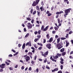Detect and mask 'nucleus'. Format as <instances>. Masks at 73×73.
Returning a JSON list of instances; mask_svg holds the SVG:
<instances>
[{"label": "nucleus", "mask_w": 73, "mask_h": 73, "mask_svg": "<svg viewBox=\"0 0 73 73\" xmlns=\"http://www.w3.org/2000/svg\"><path fill=\"white\" fill-rule=\"evenodd\" d=\"M25 59H26V62H28L29 60H30V57L28 56H27L26 57H25Z\"/></svg>", "instance_id": "nucleus-5"}, {"label": "nucleus", "mask_w": 73, "mask_h": 73, "mask_svg": "<svg viewBox=\"0 0 73 73\" xmlns=\"http://www.w3.org/2000/svg\"><path fill=\"white\" fill-rule=\"evenodd\" d=\"M33 9H31L30 11V12H31V14H32V13H33Z\"/></svg>", "instance_id": "nucleus-22"}, {"label": "nucleus", "mask_w": 73, "mask_h": 73, "mask_svg": "<svg viewBox=\"0 0 73 73\" xmlns=\"http://www.w3.org/2000/svg\"><path fill=\"white\" fill-rule=\"evenodd\" d=\"M31 23H34V19H32L31 21Z\"/></svg>", "instance_id": "nucleus-48"}, {"label": "nucleus", "mask_w": 73, "mask_h": 73, "mask_svg": "<svg viewBox=\"0 0 73 73\" xmlns=\"http://www.w3.org/2000/svg\"><path fill=\"white\" fill-rule=\"evenodd\" d=\"M36 9L38 11H40V8H39V7H38V6H36Z\"/></svg>", "instance_id": "nucleus-17"}, {"label": "nucleus", "mask_w": 73, "mask_h": 73, "mask_svg": "<svg viewBox=\"0 0 73 73\" xmlns=\"http://www.w3.org/2000/svg\"><path fill=\"white\" fill-rule=\"evenodd\" d=\"M66 35V36L65 37L66 38H68V36H69V34H67Z\"/></svg>", "instance_id": "nucleus-34"}, {"label": "nucleus", "mask_w": 73, "mask_h": 73, "mask_svg": "<svg viewBox=\"0 0 73 73\" xmlns=\"http://www.w3.org/2000/svg\"><path fill=\"white\" fill-rule=\"evenodd\" d=\"M58 73H62V71H61V70H60L58 72Z\"/></svg>", "instance_id": "nucleus-62"}, {"label": "nucleus", "mask_w": 73, "mask_h": 73, "mask_svg": "<svg viewBox=\"0 0 73 73\" xmlns=\"http://www.w3.org/2000/svg\"><path fill=\"white\" fill-rule=\"evenodd\" d=\"M53 40V38L51 37L49 39V40H48L47 41V42H51Z\"/></svg>", "instance_id": "nucleus-7"}, {"label": "nucleus", "mask_w": 73, "mask_h": 73, "mask_svg": "<svg viewBox=\"0 0 73 73\" xmlns=\"http://www.w3.org/2000/svg\"><path fill=\"white\" fill-rule=\"evenodd\" d=\"M5 65V64H3L1 65H0V68H1L2 69H3L4 68H5V67L4 66Z\"/></svg>", "instance_id": "nucleus-6"}, {"label": "nucleus", "mask_w": 73, "mask_h": 73, "mask_svg": "<svg viewBox=\"0 0 73 73\" xmlns=\"http://www.w3.org/2000/svg\"><path fill=\"white\" fill-rule=\"evenodd\" d=\"M38 60L39 61H42V59H41V58H38Z\"/></svg>", "instance_id": "nucleus-47"}, {"label": "nucleus", "mask_w": 73, "mask_h": 73, "mask_svg": "<svg viewBox=\"0 0 73 73\" xmlns=\"http://www.w3.org/2000/svg\"><path fill=\"white\" fill-rule=\"evenodd\" d=\"M37 37L38 39H40V38H41V35H38L36 36Z\"/></svg>", "instance_id": "nucleus-12"}, {"label": "nucleus", "mask_w": 73, "mask_h": 73, "mask_svg": "<svg viewBox=\"0 0 73 73\" xmlns=\"http://www.w3.org/2000/svg\"><path fill=\"white\" fill-rule=\"evenodd\" d=\"M42 49V47H41V46L40 47L38 48V50H41Z\"/></svg>", "instance_id": "nucleus-45"}, {"label": "nucleus", "mask_w": 73, "mask_h": 73, "mask_svg": "<svg viewBox=\"0 0 73 73\" xmlns=\"http://www.w3.org/2000/svg\"><path fill=\"white\" fill-rule=\"evenodd\" d=\"M60 41V38H59L57 39V43L58 44H56L57 48L58 49H60L63 47V46H62V42L61 41L59 43Z\"/></svg>", "instance_id": "nucleus-1"}, {"label": "nucleus", "mask_w": 73, "mask_h": 73, "mask_svg": "<svg viewBox=\"0 0 73 73\" xmlns=\"http://www.w3.org/2000/svg\"><path fill=\"white\" fill-rule=\"evenodd\" d=\"M58 23H60V19L59 18H58Z\"/></svg>", "instance_id": "nucleus-39"}, {"label": "nucleus", "mask_w": 73, "mask_h": 73, "mask_svg": "<svg viewBox=\"0 0 73 73\" xmlns=\"http://www.w3.org/2000/svg\"><path fill=\"white\" fill-rule=\"evenodd\" d=\"M27 20L29 21H31V19H30L29 18H27Z\"/></svg>", "instance_id": "nucleus-42"}, {"label": "nucleus", "mask_w": 73, "mask_h": 73, "mask_svg": "<svg viewBox=\"0 0 73 73\" xmlns=\"http://www.w3.org/2000/svg\"><path fill=\"white\" fill-rule=\"evenodd\" d=\"M36 72L37 73H38L39 72L38 68H37L36 70Z\"/></svg>", "instance_id": "nucleus-59"}, {"label": "nucleus", "mask_w": 73, "mask_h": 73, "mask_svg": "<svg viewBox=\"0 0 73 73\" xmlns=\"http://www.w3.org/2000/svg\"><path fill=\"white\" fill-rule=\"evenodd\" d=\"M65 54H66V52H63L62 54V55L63 56H65Z\"/></svg>", "instance_id": "nucleus-16"}, {"label": "nucleus", "mask_w": 73, "mask_h": 73, "mask_svg": "<svg viewBox=\"0 0 73 73\" xmlns=\"http://www.w3.org/2000/svg\"><path fill=\"white\" fill-rule=\"evenodd\" d=\"M36 13V11H34V12L33 13V15H35Z\"/></svg>", "instance_id": "nucleus-33"}, {"label": "nucleus", "mask_w": 73, "mask_h": 73, "mask_svg": "<svg viewBox=\"0 0 73 73\" xmlns=\"http://www.w3.org/2000/svg\"><path fill=\"white\" fill-rule=\"evenodd\" d=\"M72 33H73V31H71L69 32L68 34L69 35H70V34H72Z\"/></svg>", "instance_id": "nucleus-36"}, {"label": "nucleus", "mask_w": 73, "mask_h": 73, "mask_svg": "<svg viewBox=\"0 0 73 73\" xmlns=\"http://www.w3.org/2000/svg\"><path fill=\"white\" fill-rule=\"evenodd\" d=\"M29 44L28 46H32V44H31V42L30 41L29 42Z\"/></svg>", "instance_id": "nucleus-19"}, {"label": "nucleus", "mask_w": 73, "mask_h": 73, "mask_svg": "<svg viewBox=\"0 0 73 73\" xmlns=\"http://www.w3.org/2000/svg\"><path fill=\"white\" fill-rule=\"evenodd\" d=\"M42 53V56H44V57H46V56L45 54H44V52H41Z\"/></svg>", "instance_id": "nucleus-13"}, {"label": "nucleus", "mask_w": 73, "mask_h": 73, "mask_svg": "<svg viewBox=\"0 0 73 73\" xmlns=\"http://www.w3.org/2000/svg\"><path fill=\"white\" fill-rule=\"evenodd\" d=\"M38 35H40L41 34V30H39L38 31Z\"/></svg>", "instance_id": "nucleus-25"}, {"label": "nucleus", "mask_w": 73, "mask_h": 73, "mask_svg": "<svg viewBox=\"0 0 73 73\" xmlns=\"http://www.w3.org/2000/svg\"><path fill=\"white\" fill-rule=\"evenodd\" d=\"M39 1L40 0H36V1H34L32 5V6L33 7L36 6V5H37L38 4V3H39Z\"/></svg>", "instance_id": "nucleus-3"}, {"label": "nucleus", "mask_w": 73, "mask_h": 73, "mask_svg": "<svg viewBox=\"0 0 73 73\" xmlns=\"http://www.w3.org/2000/svg\"><path fill=\"white\" fill-rule=\"evenodd\" d=\"M54 9V7L52 6V7L51 8V11H53V10Z\"/></svg>", "instance_id": "nucleus-58"}, {"label": "nucleus", "mask_w": 73, "mask_h": 73, "mask_svg": "<svg viewBox=\"0 0 73 73\" xmlns=\"http://www.w3.org/2000/svg\"><path fill=\"white\" fill-rule=\"evenodd\" d=\"M46 61H47V59H46V58H45V59L44 61V63H46Z\"/></svg>", "instance_id": "nucleus-29"}, {"label": "nucleus", "mask_w": 73, "mask_h": 73, "mask_svg": "<svg viewBox=\"0 0 73 73\" xmlns=\"http://www.w3.org/2000/svg\"><path fill=\"white\" fill-rule=\"evenodd\" d=\"M29 70H30V71H31V70H32V68L31 67H30L29 68Z\"/></svg>", "instance_id": "nucleus-44"}, {"label": "nucleus", "mask_w": 73, "mask_h": 73, "mask_svg": "<svg viewBox=\"0 0 73 73\" xmlns=\"http://www.w3.org/2000/svg\"><path fill=\"white\" fill-rule=\"evenodd\" d=\"M34 46L35 48H37V46L36 44H34Z\"/></svg>", "instance_id": "nucleus-43"}, {"label": "nucleus", "mask_w": 73, "mask_h": 73, "mask_svg": "<svg viewBox=\"0 0 73 73\" xmlns=\"http://www.w3.org/2000/svg\"><path fill=\"white\" fill-rule=\"evenodd\" d=\"M66 39V38H64V37H61V39L62 40H65Z\"/></svg>", "instance_id": "nucleus-27"}, {"label": "nucleus", "mask_w": 73, "mask_h": 73, "mask_svg": "<svg viewBox=\"0 0 73 73\" xmlns=\"http://www.w3.org/2000/svg\"><path fill=\"white\" fill-rule=\"evenodd\" d=\"M52 15V14L50 13H49L47 15L48 16H51Z\"/></svg>", "instance_id": "nucleus-46"}, {"label": "nucleus", "mask_w": 73, "mask_h": 73, "mask_svg": "<svg viewBox=\"0 0 73 73\" xmlns=\"http://www.w3.org/2000/svg\"><path fill=\"white\" fill-rule=\"evenodd\" d=\"M44 25H42L41 27V30L42 31V30L44 29Z\"/></svg>", "instance_id": "nucleus-28"}, {"label": "nucleus", "mask_w": 73, "mask_h": 73, "mask_svg": "<svg viewBox=\"0 0 73 73\" xmlns=\"http://www.w3.org/2000/svg\"><path fill=\"white\" fill-rule=\"evenodd\" d=\"M46 37H47V38L49 39L50 37V36H49V35L48 34L46 35Z\"/></svg>", "instance_id": "nucleus-15"}, {"label": "nucleus", "mask_w": 73, "mask_h": 73, "mask_svg": "<svg viewBox=\"0 0 73 73\" xmlns=\"http://www.w3.org/2000/svg\"><path fill=\"white\" fill-rule=\"evenodd\" d=\"M46 69H48L50 70V67H49L48 66H46Z\"/></svg>", "instance_id": "nucleus-49"}, {"label": "nucleus", "mask_w": 73, "mask_h": 73, "mask_svg": "<svg viewBox=\"0 0 73 73\" xmlns=\"http://www.w3.org/2000/svg\"><path fill=\"white\" fill-rule=\"evenodd\" d=\"M50 59L51 60H52L53 61H54V59H53V58H52V56H51L50 57Z\"/></svg>", "instance_id": "nucleus-32"}, {"label": "nucleus", "mask_w": 73, "mask_h": 73, "mask_svg": "<svg viewBox=\"0 0 73 73\" xmlns=\"http://www.w3.org/2000/svg\"><path fill=\"white\" fill-rule=\"evenodd\" d=\"M38 40H39V39L38 38H35V40H34V41L35 42H36L37 41H38Z\"/></svg>", "instance_id": "nucleus-26"}, {"label": "nucleus", "mask_w": 73, "mask_h": 73, "mask_svg": "<svg viewBox=\"0 0 73 73\" xmlns=\"http://www.w3.org/2000/svg\"><path fill=\"white\" fill-rule=\"evenodd\" d=\"M25 43H24L22 46V48L23 49H25Z\"/></svg>", "instance_id": "nucleus-11"}, {"label": "nucleus", "mask_w": 73, "mask_h": 73, "mask_svg": "<svg viewBox=\"0 0 73 73\" xmlns=\"http://www.w3.org/2000/svg\"><path fill=\"white\" fill-rule=\"evenodd\" d=\"M48 53H49V52L48 51H47L46 52H44V54L45 56H48Z\"/></svg>", "instance_id": "nucleus-14"}, {"label": "nucleus", "mask_w": 73, "mask_h": 73, "mask_svg": "<svg viewBox=\"0 0 73 73\" xmlns=\"http://www.w3.org/2000/svg\"><path fill=\"white\" fill-rule=\"evenodd\" d=\"M63 13V11H61L59 12V13L60 15V14H61V13Z\"/></svg>", "instance_id": "nucleus-64"}, {"label": "nucleus", "mask_w": 73, "mask_h": 73, "mask_svg": "<svg viewBox=\"0 0 73 73\" xmlns=\"http://www.w3.org/2000/svg\"><path fill=\"white\" fill-rule=\"evenodd\" d=\"M55 71H57L58 70V68H56L54 69Z\"/></svg>", "instance_id": "nucleus-55"}, {"label": "nucleus", "mask_w": 73, "mask_h": 73, "mask_svg": "<svg viewBox=\"0 0 73 73\" xmlns=\"http://www.w3.org/2000/svg\"><path fill=\"white\" fill-rule=\"evenodd\" d=\"M27 31V30L26 29V28H25L24 29V32H26Z\"/></svg>", "instance_id": "nucleus-50"}, {"label": "nucleus", "mask_w": 73, "mask_h": 73, "mask_svg": "<svg viewBox=\"0 0 73 73\" xmlns=\"http://www.w3.org/2000/svg\"><path fill=\"white\" fill-rule=\"evenodd\" d=\"M49 13H50V12L48 11H47L46 12V14H49Z\"/></svg>", "instance_id": "nucleus-56"}, {"label": "nucleus", "mask_w": 73, "mask_h": 73, "mask_svg": "<svg viewBox=\"0 0 73 73\" xmlns=\"http://www.w3.org/2000/svg\"><path fill=\"white\" fill-rule=\"evenodd\" d=\"M5 63H6V64H7V65H9V64H10L8 62H6Z\"/></svg>", "instance_id": "nucleus-35"}, {"label": "nucleus", "mask_w": 73, "mask_h": 73, "mask_svg": "<svg viewBox=\"0 0 73 73\" xmlns=\"http://www.w3.org/2000/svg\"><path fill=\"white\" fill-rule=\"evenodd\" d=\"M58 38V35H55V38H56V39H57V38Z\"/></svg>", "instance_id": "nucleus-40"}, {"label": "nucleus", "mask_w": 73, "mask_h": 73, "mask_svg": "<svg viewBox=\"0 0 73 73\" xmlns=\"http://www.w3.org/2000/svg\"><path fill=\"white\" fill-rule=\"evenodd\" d=\"M56 15H60V12H57L56 13Z\"/></svg>", "instance_id": "nucleus-51"}, {"label": "nucleus", "mask_w": 73, "mask_h": 73, "mask_svg": "<svg viewBox=\"0 0 73 73\" xmlns=\"http://www.w3.org/2000/svg\"><path fill=\"white\" fill-rule=\"evenodd\" d=\"M12 51L14 53H16V51H15V50H13V49H12Z\"/></svg>", "instance_id": "nucleus-54"}, {"label": "nucleus", "mask_w": 73, "mask_h": 73, "mask_svg": "<svg viewBox=\"0 0 73 73\" xmlns=\"http://www.w3.org/2000/svg\"><path fill=\"white\" fill-rule=\"evenodd\" d=\"M3 71V69H0V72H2Z\"/></svg>", "instance_id": "nucleus-63"}, {"label": "nucleus", "mask_w": 73, "mask_h": 73, "mask_svg": "<svg viewBox=\"0 0 73 73\" xmlns=\"http://www.w3.org/2000/svg\"><path fill=\"white\" fill-rule=\"evenodd\" d=\"M53 57L54 59H57V58H58V56L57 55H56L55 56H53Z\"/></svg>", "instance_id": "nucleus-8"}, {"label": "nucleus", "mask_w": 73, "mask_h": 73, "mask_svg": "<svg viewBox=\"0 0 73 73\" xmlns=\"http://www.w3.org/2000/svg\"><path fill=\"white\" fill-rule=\"evenodd\" d=\"M60 60H61V61H64V59L62 57L60 58Z\"/></svg>", "instance_id": "nucleus-41"}, {"label": "nucleus", "mask_w": 73, "mask_h": 73, "mask_svg": "<svg viewBox=\"0 0 73 73\" xmlns=\"http://www.w3.org/2000/svg\"><path fill=\"white\" fill-rule=\"evenodd\" d=\"M69 58H70V59H73V57H72L71 56H69Z\"/></svg>", "instance_id": "nucleus-61"}, {"label": "nucleus", "mask_w": 73, "mask_h": 73, "mask_svg": "<svg viewBox=\"0 0 73 73\" xmlns=\"http://www.w3.org/2000/svg\"><path fill=\"white\" fill-rule=\"evenodd\" d=\"M69 42H66V47H67V46H69Z\"/></svg>", "instance_id": "nucleus-24"}, {"label": "nucleus", "mask_w": 73, "mask_h": 73, "mask_svg": "<svg viewBox=\"0 0 73 73\" xmlns=\"http://www.w3.org/2000/svg\"><path fill=\"white\" fill-rule=\"evenodd\" d=\"M71 10H72V9L70 8L66 9L65 11L64 12L65 14L64 15V17H66V16L68 15V13H70V11H71Z\"/></svg>", "instance_id": "nucleus-2"}, {"label": "nucleus", "mask_w": 73, "mask_h": 73, "mask_svg": "<svg viewBox=\"0 0 73 73\" xmlns=\"http://www.w3.org/2000/svg\"><path fill=\"white\" fill-rule=\"evenodd\" d=\"M43 7H40V9L41 10V11H44V10H42V8Z\"/></svg>", "instance_id": "nucleus-38"}, {"label": "nucleus", "mask_w": 73, "mask_h": 73, "mask_svg": "<svg viewBox=\"0 0 73 73\" xmlns=\"http://www.w3.org/2000/svg\"><path fill=\"white\" fill-rule=\"evenodd\" d=\"M56 55H57L58 56H59V57H61V54H59L58 53H57L56 54Z\"/></svg>", "instance_id": "nucleus-18"}, {"label": "nucleus", "mask_w": 73, "mask_h": 73, "mask_svg": "<svg viewBox=\"0 0 73 73\" xmlns=\"http://www.w3.org/2000/svg\"><path fill=\"white\" fill-rule=\"evenodd\" d=\"M34 33H35V35H37V33H38L37 31H35L34 32Z\"/></svg>", "instance_id": "nucleus-57"}, {"label": "nucleus", "mask_w": 73, "mask_h": 73, "mask_svg": "<svg viewBox=\"0 0 73 73\" xmlns=\"http://www.w3.org/2000/svg\"><path fill=\"white\" fill-rule=\"evenodd\" d=\"M46 42V39H43V43H45Z\"/></svg>", "instance_id": "nucleus-37"}, {"label": "nucleus", "mask_w": 73, "mask_h": 73, "mask_svg": "<svg viewBox=\"0 0 73 73\" xmlns=\"http://www.w3.org/2000/svg\"><path fill=\"white\" fill-rule=\"evenodd\" d=\"M60 64H64V62L63 61H60Z\"/></svg>", "instance_id": "nucleus-53"}, {"label": "nucleus", "mask_w": 73, "mask_h": 73, "mask_svg": "<svg viewBox=\"0 0 73 73\" xmlns=\"http://www.w3.org/2000/svg\"><path fill=\"white\" fill-rule=\"evenodd\" d=\"M46 46L47 48H48L49 49H50L52 48V45L50 44H46Z\"/></svg>", "instance_id": "nucleus-4"}, {"label": "nucleus", "mask_w": 73, "mask_h": 73, "mask_svg": "<svg viewBox=\"0 0 73 73\" xmlns=\"http://www.w3.org/2000/svg\"><path fill=\"white\" fill-rule=\"evenodd\" d=\"M29 54H31V55H33V53H32V52H29L27 53V54H28V55H29Z\"/></svg>", "instance_id": "nucleus-21"}, {"label": "nucleus", "mask_w": 73, "mask_h": 73, "mask_svg": "<svg viewBox=\"0 0 73 73\" xmlns=\"http://www.w3.org/2000/svg\"><path fill=\"white\" fill-rule=\"evenodd\" d=\"M29 35V33H28L25 36V37H28Z\"/></svg>", "instance_id": "nucleus-20"}, {"label": "nucleus", "mask_w": 73, "mask_h": 73, "mask_svg": "<svg viewBox=\"0 0 73 73\" xmlns=\"http://www.w3.org/2000/svg\"><path fill=\"white\" fill-rule=\"evenodd\" d=\"M37 58V56H35L34 60H36Z\"/></svg>", "instance_id": "nucleus-60"}, {"label": "nucleus", "mask_w": 73, "mask_h": 73, "mask_svg": "<svg viewBox=\"0 0 73 73\" xmlns=\"http://www.w3.org/2000/svg\"><path fill=\"white\" fill-rule=\"evenodd\" d=\"M63 67H64V66L62 65H61L60 66V69H61V70H62L63 69Z\"/></svg>", "instance_id": "nucleus-23"}, {"label": "nucleus", "mask_w": 73, "mask_h": 73, "mask_svg": "<svg viewBox=\"0 0 73 73\" xmlns=\"http://www.w3.org/2000/svg\"><path fill=\"white\" fill-rule=\"evenodd\" d=\"M37 12L38 16H40V12H38V11H37Z\"/></svg>", "instance_id": "nucleus-31"}, {"label": "nucleus", "mask_w": 73, "mask_h": 73, "mask_svg": "<svg viewBox=\"0 0 73 73\" xmlns=\"http://www.w3.org/2000/svg\"><path fill=\"white\" fill-rule=\"evenodd\" d=\"M54 29H55V31H57L58 30V29L56 26H55L54 27Z\"/></svg>", "instance_id": "nucleus-30"}, {"label": "nucleus", "mask_w": 73, "mask_h": 73, "mask_svg": "<svg viewBox=\"0 0 73 73\" xmlns=\"http://www.w3.org/2000/svg\"><path fill=\"white\" fill-rule=\"evenodd\" d=\"M31 63L32 64H33L35 63V62L33 61V60L31 61Z\"/></svg>", "instance_id": "nucleus-52"}, {"label": "nucleus", "mask_w": 73, "mask_h": 73, "mask_svg": "<svg viewBox=\"0 0 73 73\" xmlns=\"http://www.w3.org/2000/svg\"><path fill=\"white\" fill-rule=\"evenodd\" d=\"M27 27L28 28V29H31L32 28V25H30L29 26H27Z\"/></svg>", "instance_id": "nucleus-9"}, {"label": "nucleus", "mask_w": 73, "mask_h": 73, "mask_svg": "<svg viewBox=\"0 0 73 73\" xmlns=\"http://www.w3.org/2000/svg\"><path fill=\"white\" fill-rule=\"evenodd\" d=\"M65 50V49L64 48H62V49H61L60 50V52H64Z\"/></svg>", "instance_id": "nucleus-10"}]
</instances>
